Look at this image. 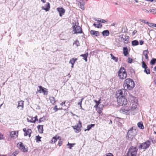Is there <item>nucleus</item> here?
I'll return each instance as SVG.
<instances>
[{"label":"nucleus","mask_w":156,"mask_h":156,"mask_svg":"<svg viewBox=\"0 0 156 156\" xmlns=\"http://www.w3.org/2000/svg\"><path fill=\"white\" fill-rule=\"evenodd\" d=\"M77 58H72L71 59H70L69 62V63L71 64L72 65H74L75 62H76V61L77 60Z\"/></svg>","instance_id":"bb28decb"},{"label":"nucleus","mask_w":156,"mask_h":156,"mask_svg":"<svg viewBox=\"0 0 156 156\" xmlns=\"http://www.w3.org/2000/svg\"><path fill=\"white\" fill-rule=\"evenodd\" d=\"M57 10L59 12L60 16H62L65 11V10L62 8H58Z\"/></svg>","instance_id":"ddd939ff"},{"label":"nucleus","mask_w":156,"mask_h":156,"mask_svg":"<svg viewBox=\"0 0 156 156\" xmlns=\"http://www.w3.org/2000/svg\"><path fill=\"white\" fill-rule=\"evenodd\" d=\"M151 144V141L150 140H148L144 143H140V145L138 146V148L140 150H146L149 148Z\"/></svg>","instance_id":"423d86ee"},{"label":"nucleus","mask_w":156,"mask_h":156,"mask_svg":"<svg viewBox=\"0 0 156 156\" xmlns=\"http://www.w3.org/2000/svg\"><path fill=\"white\" fill-rule=\"evenodd\" d=\"M146 1L148 2H153V1H154V0H146Z\"/></svg>","instance_id":"052dcab7"},{"label":"nucleus","mask_w":156,"mask_h":156,"mask_svg":"<svg viewBox=\"0 0 156 156\" xmlns=\"http://www.w3.org/2000/svg\"><path fill=\"white\" fill-rule=\"evenodd\" d=\"M123 85L124 88L131 90L134 87V83L132 79L128 78L125 80Z\"/></svg>","instance_id":"f257e3e1"},{"label":"nucleus","mask_w":156,"mask_h":156,"mask_svg":"<svg viewBox=\"0 0 156 156\" xmlns=\"http://www.w3.org/2000/svg\"><path fill=\"white\" fill-rule=\"evenodd\" d=\"M41 1L43 3H45L46 2V1L45 0H41Z\"/></svg>","instance_id":"0e129e2a"},{"label":"nucleus","mask_w":156,"mask_h":156,"mask_svg":"<svg viewBox=\"0 0 156 156\" xmlns=\"http://www.w3.org/2000/svg\"><path fill=\"white\" fill-rule=\"evenodd\" d=\"M156 9H151V12L153 14H155Z\"/></svg>","instance_id":"49530a36"},{"label":"nucleus","mask_w":156,"mask_h":156,"mask_svg":"<svg viewBox=\"0 0 156 156\" xmlns=\"http://www.w3.org/2000/svg\"><path fill=\"white\" fill-rule=\"evenodd\" d=\"M117 100L118 104L120 106H123L129 104L125 97H118L117 98Z\"/></svg>","instance_id":"7ed1b4c3"},{"label":"nucleus","mask_w":156,"mask_h":156,"mask_svg":"<svg viewBox=\"0 0 156 156\" xmlns=\"http://www.w3.org/2000/svg\"><path fill=\"white\" fill-rule=\"evenodd\" d=\"M62 145V143L61 142H58V145L59 146H61Z\"/></svg>","instance_id":"69168bd1"},{"label":"nucleus","mask_w":156,"mask_h":156,"mask_svg":"<svg viewBox=\"0 0 156 156\" xmlns=\"http://www.w3.org/2000/svg\"><path fill=\"white\" fill-rule=\"evenodd\" d=\"M143 11L145 12H148V10L146 9H143Z\"/></svg>","instance_id":"e2e57ef3"},{"label":"nucleus","mask_w":156,"mask_h":156,"mask_svg":"<svg viewBox=\"0 0 156 156\" xmlns=\"http://www.w3.org/2000/svg\"><path fill=\"white\" fill-rule=\"evenodd\" d=\"M138 127L141 129H143L144 128V126L142 122H139L137 124Z\"/></svg>","instance_id":"393cba45"},{"label":"nucleus","mask_w":156,"mask_h":156,"mask_svg":"<svg viewBox=\"0 0 156 156\" xmlns=\"http://www.w3.org/2000/svg\"><path fill=\"white\" fill-rule=\"evenodd\" d=\"M144 41L142 40H141L140 41V43L141 45L143 44H144Z\"/></svg>","instance_id":"4d7b16f0"},{"label":"nucleus","mask_w":156,"mask_h":156,"mask_svg":"<svg viewBox=\"0 0 156 156\" xmlns=\"http://www.w3.org/2000/svg\"><path fill=\"white\" fill-rule=\"evenodd\" d=\"M126 41L127 40H128L129 39V37L128 36H126Z\"/></svg>","instance_id":"774afa93"},{"label":"nucleus","mask_w":156,"mask_h":156,"mask_svg":"<svg viewBox=\"0 0 156 156\" xmlns=\"http://www.w3.org/2000/svg\"><path fill=\"white\" fill-rule=\"evenodd\" d=\"M59 138V136L57 138L56 136H54L53 137L51 140V143L54 142L55 143L57 141V139Z\"/></svg>","instance_id":"2f4dec72"},{"label":"nucleus","mask_w":156,"mask_h":156,"mask_svg":"<svg viewBox=\"0 0 156 156\" xmlns=\"http://www.w3.org/2000/svg\"><path fill=\"white\" fill-rule=\"evenodd\" d=\"M152 143L153 144H154V143H155L156 142V141L155 140H152Z\"/></svg>","instance_id":"338daca9"},{"label":"nucleus","mask_w":156,"mask_h":156,"mask_svg":"<svg viewBox=\"0 0 156 156\" xmlns=\"http://www.w3.org/2000/svg\"><path fill=\"white\" fill-rule=\"evenodd\" d=\"M19 148L23 152H27L28 151V150L26 149L25 146L21 142H19Z\"/></svg>","instance_id":"f8f14e48"},{"label":"nucleus","mask_w":156,"mask_h":156,"mask_svg":"<svg viewBox=\"0 0 156 156\" xmlns=\"http://www.w3.org/2000/svg\"><path fill=\"white\" fill-rule=\"evenodd\" d=\"M123 54L125 56H126L128 54V49L126 47L123 48Z\"/></svg>","instance_id":"cd10ccee"},{"label":"nucleus","mask_w":156,"mask_h":156,"mask_svg":"<svg viewBox=\"0 0 156 156\" xmlns=\"http://www.w3.org/2000/svg\"><path fill=\"white\" fill-rule=\"evenodd\" d=\"M148 52L147 50L144 51L143 53L144 55L145 58L147 59L148 58V57L147 56Z\"/></svg>","instance_id":"72a5a7b5"},{"label":"nucleus","mask_w":156,"mask_h":156,"mask_svg":"<svg viewBox=\"0 0 156 156\" xmlns=\"http://www.w3.org/2000/svg\"><path fill=\"white\" fill-rule=\"evenodd\" d=\"M137 103H136L134 102V103H130V105H129L130 106V109L131 108L134 109H136L137 107Z\"/></svg>","instance_id":"6ab92c4d"},{"label":"nucleus","mask_w":156,"mask_h":156,"mask_svg":"<svg viewBox=\"0 0 156 156\" xmlns=\"http://www.w3.org/2000/svg\"><path fill=\"white\" fill-rule=\"evenodd\" d=\"M75 144H70V145H69V147H68V148H69V149H71L72 147H73V146Z\"/></svg>","instance_id":"3c124183"},{"label":"nucleus","mask_w":156,"mask_h":156,"mask_svg":"<svg viewBox=\"0 0 156 156\" xmlns=\"http://www.w3.org/2000/svg\"><path fill=\"white\" fill-rule=\"evenodd\" d=\"M137 130L135 127H132L129 129L127 133V139L129 140H132L136 136Z\"/></svg>","instance_id":"f03ea898"},{"label":"nucleus","mask_w":156,"mask_h":156,"mask_svg":"<svg viewBox=\"0 0 156 156\" xmlns=\"http://www.w3.org/2000/svg\"><path fill=\"white\" fill-rule=\"evenodd\" d=\"M44 7H42V9L45 10L47 12L50 9V4L49 2H47L46 4L44 5Z\"/></svg>","instance_id":"2eb2a0df"},{"label":"nucleus","mask_w":156,"mask_h":156,"mask_svg":"<svg viewBox=\"0 0 156 156\" xmlns=\"http://www.w3.org/2000/svg\"><path fill=\"white\" fill-rule=\"evenodd\" d=\"M24 107V101L22 100L18 102V105L17 108L18 109L22 110Z\"/></svg>","instance_id":"4468645a"},{"label":"nucleus","mask_w":156,"mask_h":156,"mask_svg":"<svg viewBox=\"0 0 156 156\" xmlns=\"http://www.w3.org/2000/svg\"><path fill=\"white\" fill-rule=\"evenodd\" d=\"M156 62V58H152L150 62V63L151 65H154L155 63Z\"/></svg>","instance_id":"58836bf2"},{"label":"nucleus","mask_w":156,"mask_h":156,"mask_svg":"<svg viewBox=\"0 0 156 156\" xmlns=\"http://www.w3.org/2000/svg\"><path fill=\"white\" fill-rule=\"evenodd\" d=\"M41 137L39 135L36 136V142L39 143V142L41 141Z\"/></svg>","instance_id":"4c0bfd02"},{"label":"nucleus","mask_w":156,"mask_h":156,"mask_svg":"<svg viewBox=\"0 0 156 156\" xmlns=\"http://www.w3.org/2000/svg\"><path fill=\"white\" fill-rule=\"evenodd\" d=\"M94 124L88 125L87 126V129L85 130V131H86V130L89 131L92 127H94Z\"/></svg>","instance_id":"c85d7f7f"},{"label":"nucleus","mask_w":156,"mask_h":156,"mask_svg":"<svg viewBox=\"0 0 156 156\" xmlns=\"http://www.w3.org/2000/svg\"><path fill=\"white\" fill-rule=\"evenodd\" d=\"M84 99V98H82L80 100H79V101L78 103V105H80V106L82 105V102Z\"/></svg>","instance_id":"a19ab883"},{"label":"nucleus","mask_w":156,"mask_h":156,"mask_svg":"<svg viewBox=\"0 0 156 156\" xmlns=\"http://www.w3.org/2000/svg\"><path fill=\"white\" fill-rule=\"evenodd\" d=\"M49 99L50 100L51 103L53 105H54L56 102L55 99L53 97H50L49 98Z\"/></svg>","instance_id":"5701e85b"},{"label":"nucleus","mask_w":156,"mask_h":156,"mask_svg":"<svg viewBox=\"0 0 156 156\" xmlns=\"http://www.w3.org/2000/svg\"><path fill=\"white\" fill-rule=\"evenodd\" d=\"M142 63V67L143 68H144V69L147 68V66L144 62L143 61Z\"/></svg>","instance_id":"37998d69"},{"label":"nucleus","mask_w":156,"mask_h":156,"mask_svg":"<svg viewBox=\"0 0 156 156\" xmlns=\"http://www.w3.org/2000/svg\"><path fill=\"white\" fill-rule=\"evenodd\" d=\"M125 90L124 89L119 90L117 91V94H116L117 96V98L118 97H124V96L125 95Z\"/></svg>","instance_id":"9b49d317"},{"label":"nucleus","mask_w":156,"mask_h":156,"mask_svg":"<svg viewBox=\"0 0 156 156\" xmlns=\"http://www.w3.org/2000/svg\"><path fill=\"white\" fill-rule=\"evenodd\" d=\"M32 133V130L30 129H28L27 130L26 133H24V135L25 136H29V137H30L31 136V134Z\"/></svg>","instance_id":"aec40b11"},{"label":"nucleus","mask_w":156,"mask_h":156,"mask_svg":"<svg viewBox=\"0 0 156 156\" xmlns=\"http://www.w3.org/2000/svg\"><path fill=\"white\" fill-rule=\"evenodd\" d=\"M140 21L143 23H146L147 22H146V21L145 20H142V19H140Z\"/></svg>","instance_id":"5fc2aeb1"},{"label":"nucleus","mask_w":156,"mask_h":156,"mask_svg":"<svg viewBox=\"0 0 156 156\" xmlns=\"http://www.w3.org/2000/svg\"><path fill=\"white\" fill-rule=\"evenodd\" d=\"M100 100H101V99H100V100L99 101H97L96 100L94 101L96 103V105H97V106H98L99 105V104H100Z\"/></svg>","instance_id":"a18cd8bd"},{"label":"nucleus","mask_w":156,"mask_h":156,"mask_svg":"<svg viewBox=\"0 0 156 156\" xmlns=\"http://www.w3.org/2000/svg\"><path fill=\"white\" fill-rule=\"evenodd\" d=\"M102 34L104 36H108L109 35V32L108 30H105L102 32Z\"/></svg>","instance_id":"b1692460"},{"label":"nucleus","mask_w":156,"mask_h":156,"mask_svg":"<svg viewBox=\"0 0 156 156\" xmlns=\"http://www.w3.org/2000/svg\"><path fill=\"white\" fill-rule=\"evenodd\" d=\"M136 147L132 146L129 149L127 153L128 156H136L138 151Z\"/></svg>","instance_id":"20e7f679"},{"label":"nucleus","mask_w":156,"mask_h":156,"mask_svg":"<svg viewBox=\"0 0 156 156\" xmlns=\"http://www.w3.org/2000/svg\"><path fill=\"white\" fill-rule=\"evenodd\" d=\"M39 90H38V92L41 93H43L44 95H46L48 94V91L46 88L42 87L41 86H38Z\"/></svg>","instance_id":"9d476101"},{"label":"nucleus","mask_w":156,"mask_h":156,"mask_svg":"<svg viewBox=\"0 0 156 156\" xmlns=\"http://www.w3.org/2000/svg\"><path fill=\"white\" fill-rule=\"evenodd\" d=\"M10 136L12 138H16L18 136L16 132L14 131H11L10 133Z\"/></svg>","instance_id":"f3484780"},{"label":"nucleus","mask_w":156,"mask_h":156,"mask_svg":"<svg viewBox=\"0 0 156 156\" xmlns=\"http://www.w3.org/2000/svg\"><path fill=\"white\" fill-rule=\"evenodd\" d=\"M133 61V60L132 59L130 58H129V60L128 61V62L129 63H131Z\"/></svg>","instance_id":"603ef678"},{"label":"nucleus","mask_w":156,"mask_h":156,"mask_svg":"<svg viewBox=\"0 0 156 156\" xmlns=\"http://www.w3.org/2000/svg\"><path fill=\"white\" fill-rule=\"evenodd\" d=\"M110 55L112 59L114 60L115 62H117L118 61V58L113 55L112 53H111Z\"/></svg>","instance_id":"c756f323"},{"label":"nucleus","mask_w":156,"mask_h":156,"mask_svg":"<svg viewBox=\"0 0 156 156\" xmlns=\"http://www.w3.org/2000/svg\"><path fill=\"white\" fill-rule=\"evenodd\" d=\"M118 75L119 78L121 79H124L127 76L126 70L123 67H121L118 73Z\"/></svg>","instance_id":"39448f33"},{"label":"nucleus","mask_w":156,"mask_h":156,"mask_svg":"<svg viewBox=\"0 0 156 156\" xmlns=\"http://www.w3.org/2000/svg\"><path fill=\"white\" fill-rule=\"evenodd\" d=\"M23 131L25 133H26V131H27V130L26 129V128H24V129H23Z\"/></svg>","instance_id":"680f3d73"},{"label":"nucleus","mask_w":156,"mask_h":156,"mask_svg":"<svg viewBox=\"0 0 156 156\" xmlns=\"http://www.w3.org/2000/svg\"><path fill=\"white\" fill-rule=\"evenodd\" d=\"M130 110V106H129V104L128 105H125L122 106L121 109L119 110V111L121 113L128 114H129Z\"/></svg>","instance_id":"6e6552de"},{"label":"nucleus","mask_w":156,"mask_h":156,"mask_svg":"<svg viewBox=\"0 0 156 156\" xmlns=\"http://www.w3.org/2000/svg\"><path fill=\"white\" fill-rule=\"evenodd\" d=\"M18 154V153L17 151H15L13 153V155L14 156H16Z\"/></svg>","instance_id":"6e6d98bb"},{"label":"nucleus","mask_w":156,"mask_h":156,"mask_svg":"<svg viewBox=\"0 0 156 156\" xmlns=\"http://www.w3.org/2000/svg\"><path fill=\"white\" fill-rule=\"evenodd\" d=\"M93 25L98 28H100V26L101 27H102V25L100 23H99L98 25H97L95 23H94L93 24Z\"/></svg>","instance_id":"79ce46f5"},{"label":"nucleus","mask_w":156,"mask_h":156,"mask_svg":"<svg viewBox=\"0 0 156 156\" xmlns=\"http://www.w3.org/2000/svg\"><path fill=\"white\" fill-rule=\"evenodd\" d=\"M88 55V52H87L85 54L81 55L80 56L83 57V59H84L86 62H87V58Z\"/></svg>","instance_id":"4be33fe9"},{"label":"nucleus","mask_w":156,"mask_h":156,"mask_svg":"<svg viewBox=\"0 0 156 156\" xmlns=\"http://www.w3.org/2000/svg\"><path fill=\"white\" fill-rule=\"evenodd\" d=\"M139 44V42L137 40H134L132 41V44L133 46H136Z\"/></svg>","instance_id":"7c9ffc66"},{"label":"nucleus","mask_w":156,"mask_h":156,"mask_svg":"<svg viewBox=\"0 0 156 156\" xmlns=\"http://www.w3.org/2000/svg\"><path fill=\"white\" fill-rule=\"evenodd\" d=\"M43 125H39L37 126V128L39 132L40 133H42L43 131Z\"/></svg>","instance_id":"412c9836"},{"label":"nucleus","mask_w":156,"mask_h":156,"mask_svg":"<svg viewBox=\"0 0 156 156\" xmlns=\"http://www.w3.org/2000/svg\"><path fill=\"white\" fill-rule=\"evenodd\" d=\"M82 127V123L80 121H79V124L72 126L74 129H75V132L79 133L80 131V128Z\"/></svg>","instance_id":"1a4fd4ad"},{"label":"nucleus","mask_w":156,"mask_h":156,"mask_svg":"<svg viewBox=\"0 0 156 156\" xmlns=\"http://www.w3.org/2000/svg\"><path fill=\"white\" fill-rule=\"evenodd\" d=\"M53 110L55 111V112H56L58 111V108H57V106L55 105L53 109Z\"/></svg>","instance_id":"de8ad7c7"},{"label":"nucleus","mask_w":156,"mask_h":156,"mask_svg":"<svg viewBox=\"0 0 156 156\" xmlns=\"http://www.w3.org/2000/svg\"><path fill=\"white\" fill-rule=\"evenodd\" d=\"M3 135L0 133V140L3 139Z\"/></svg>","instance_id":"8fccbe9b"},{"label":"nucleus","mask_w":156,"mask_h":156,"mask_svg":"<svg viewBox=\"0 0 156 156\" xmlns=\"http://www.w3.org/2000/svg\"><path fill=\"white\" fill-rule=\"evenodd\" d=\"M107 22V21L105 20H103V19L101 20L100 22H101L102 23H104L106 22Z\"/></svg>","instance_id":"864d4df0"},{"label":"nucleus","mask_w":156,"mask_h":156,"mask_svg":"<svg viewBox=\"0 0 156 156\" xmlns=\"http://www.w3.org/2000/svg\"><path fill=\"white\" fill-rule=\"evenodd\" d=\"M98 112L100 115H101L102 112V111L101 110H99L98 111Z\"/></svg>","instance_id":"bf43d9fd"},{"label":"nucleus","mask_w":156,"mask_h":156,"mask_svg":"<svg viewBox=\"0 0 156 156\" xmlns=\"http://www.w3.org/2000/svg\"><path fill=\"white\" fill-rule=\"evenodd\" d=\"M120 38H121V39L122 41H126V37L124 34H122L120 36Z\"/></svg>","instance_id":"c9c22d12"},{"label":"nucleus","mask_w":156,"mask_h":156,"mask_svg":"<svg viewBox=\"0 0 156 156\" xmlns=\"http://www.w3.org/2000/svg\"><path fill=\"white\" fill-rule=\"evenodd\" d=\"M84 4L83 3H82L81 2H80L78 4V5L80 8L82 9H84Z\"/></svg>","instance_id":"e433bc0d"},{"label":"nucleus","mask_w":156,"mask_h":156,"mask_svg":"<svg viewBox=\"0 0 156 156\" xmlns=\"http://www.w3.org/2000/svg\"><path fill=\"white\" fill-rule=\"evenodd\" d=\"M90 33L91 35H94L96 37H98L99 36V33L98 31H95L94 30H91L90 31Z\"/></svg>","instance_id":"dca6fc26"},{"label":"nucleus","mask_w":156,"mask_h":156,"mask_svg":"<svg viewBox=\"0 0 156 156\" xmlns=\"http://www.w3.org/2000/svg\"><path fill=\"white\" fill-rule=\"evenodd\" d=\"M146 24H148L149 26L152 27L154 26V23L147 22Z\"/></svg>","instance_id":"c03bdc74"},{"label":"nucleus","mask_w":156,"mask_h":156,"mask_svg":"<svg viewBox=\"0 0 156 156\" xmlns=\"http://www.w3.org/2000/svg\"><path fill=\"white\" fill-rule=\"evenodd\" d=\"M75 45L77 47L80 45V44L78 39H76L73 43V45Z\"/></svg>","instance_id":"473e14b6"},{"label":"nucleus","mask_w":156,"mask_h":156,"mask_svg":"<svg viewBox=\"0 0 156 156\" xmlns=\"http://www.w3.org/2000/svg\"><path fill=\"white\" fill-rule=\"evenodd\" d=\"M130 99L131 101V103H134V102L136 103L138 102L137 98L134 96H131L130 97Z\"/></svg>","instance_id":"a211bd4d"},{"label":"nucleus","mask_w":156,"mask_h":156,"mask_svg":"<svg viewBox=\"0 0 156 156\" xmlns=\"http://www.w3.org/2000/svg\"><path fill=\"white\" fill-rule=\"evenodd\" d=\"M33 119H34V120L33 121H31V120H29L28 119H27L28 122H30L31 123H35L37 121H38V119H37V116H36L34 117H33Z\"/></svg>","instance_id":"a878e982"},{"label":"nucleus","mask_w":156,"mask_h":156,"mask_svg":"<svg viewBox=\"0 0 156 156\" xmlns=\"http://www.w3.org/2000/svg\"><path fill=\"white\" fill-rule=\"evenodd\" d=\"M144 72L147 74H150V69L147 68L144 69Z\"/></svg>","instance_id":"ea45409f"},{"label":"nucleus","mask_w":156,"mask_h":156,"mask_svg":"<svg viewBox=\"0 0 156 156\" xmlns=\"http://www.w3.org/2000/svg\"><path fill=\"white\" fill-rule=\"evenodd\" d=\"M137 32V31L136 30H134L133 32V35H134Z\"/></svg>","instance_id":"13d9d810"},{"label":"nucleus","mask_w":156,"mask_h":156,"mask_svg":"<svg viewBox=\"0 0 156 156\" xmlns=\"http://www.w3.org/2000/svg\"><path fill=\"white\" fill-rule=\"evenodd\" d=\"M114 156L111 153H108L107 154H106L105 156Z\"/></svg>","instance_id":"09e8293b"},{"label":"nucleus","mask_w":156,"mask_h":156,"mask_svg":"<svg viewBox=\"0 0 156 156\" xmlns=\"http://www.w3.org/2000/svg\"><path fill=\"white\" fill-rule=\"evenodd\" d=\"M46 119L45 116H43L42 118H41L39 120V122L41 123L43 122H44Z\"/></svg>","instance_id":"f704fd0d"},{"label":"nucleus","mask_w":156,"mask_h":156,"mask_svg":"<svg viewBox=\"0 0 156 156\" xmlns=\"http://www.w3.org/2000/svg\"><path fill=\"white\" fill-rule=\"evenodd\" d=\"M73 25L72 27L73 34H81L83 33L82 28L79 26L76 25V23H73Z\"/></svg>","instance_id":"0eeeda50"}]
</instances>
